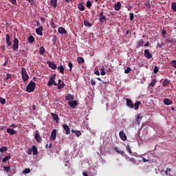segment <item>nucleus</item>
Instances as JSON below:
<instances>
[{
	"label": "nucleus",
	"mask_w": 176,
	"mask_h": 176,
	"mask_svg": "<svg viewBox=\"0 0 176 176\" xmlns=\"http://www.w3.org/2000/svg\"><path fill=\"white\" fill-rule=\"evenodd\" d=\"M36 89V83L34 81H30L26 87V91L28 93H32Z\"/></svg>",
	"instance_id": "f257e3e1"
},
{
	"label": "nucleus",
	"mask_w": 176,
	"mask_h": 176,
	"mask_svg": "<svg viewBox=\"0 0 176 176\" xmlns=\"http://www.w3.org/2000/svg\"><path fill=\"white\" fill-rule=\"evenodd\" d=\"M56 76H57V75L56 74H52L50 76V79L48 80L47 82V86H52L54 85V86H57V82H56Z\"/></svg>",
	"instance_id": "f03ea898"
},
{
	"label": "nucleus",
	"mask_w": 176,
	"mask_h": 176,
	"mask_svg": "<svg viewBox=\"0 0 176 176\" xmlns=\"http://www.w3.org/2000/svg\"><path fill=\"white\" fill-rule=\"evenodd\" d=\"M21 76L23 82H27V80L30 79V76H28V74H27V70L24 67L22 68Z\"/></svg>",
	"instance_id": "7ed1b4c3"
},
{
	"label": "nucleus",
	"mask_w": 176,
	"mask_h": 176,
	"mask_svg": "<svg viewBox=\"0 0 176 176\" xmlns=\"http://www.w3.org/2000/svg\"><path fill=\"white\" fill-rule=\"evenodd\" d=\"M12 50H14V52H16V50H19V39L17 38H14V39Z\"/></svg>",
	"instance_id": "20e7f679"
},
{
	"label": "nucleus",
	"mask_w": 176,
	"mask_h": 176,
	"mask_svg": "<svg viewBox=\"0 0 176 176\" xmlns=\"http://www.w3.org/2000/svg\"><path fill=\"white\" fill-rule=\"evenodd\" d=\"M35 31L37 35L42 36V35H43V26H40L39 28H36Z\"/></svg>",
	"instance_id": "39448f33"
},
{
	"label": "nucleus",
	"mask_w": 176,
	"mask_h": 176,
	"mask_svg": "<svg viewBox=\"0 0 176 176\" xmlns=\"http://www.w3.org/2000/svg\"><path fill=\"white\" fill-rule=\"evenodd\" d=\"M56 135H57V130L56 129H54L52 131V133H51L50 140L51 141H55Z\"/></svg>",
	"instance_id": "423d86ee"
},
{
	"label": "nucleus",
	"mask_w": 176,
	"mask_h": 176,
	"mask_svg": "<svg viewBox=\"0 0 176 176\" xmlns=\"http://www.w3.org/2000/svg\"><path fill=\"white\" fill-rule=\"evenodd\" d=\"M34 139L36 140V141H37V142H38V144H41V142H42V138L41 137V134H39V133L38 132L35 133Z\"/></svg>",
	"instance_id": "0eeeda50"
},
{
	"label": "nucleus",
	"mask_w": 176,
	"mask_h": 176,
	"mask_svg": "<svg viewBox=\"0 0 176 176\" xmlns=\"http://www.w3.org/2000/svg\"><path fill=\"white\" fill-rule=\"evenodd\" d=\"M47 65H49L50 68H52V69H57V65L54 63V62H47Z\"/></svg>",
	"instance_id": "6e6552de"
},
{
	"label": "nucleus",
	"mask_w": 176,
	"mask_h": 176,
	"mask_svg": "<svg viewBox=\"0 0 176 176\" xmlns=\"http://www.w3.org/2000/svg\"><path fill=\"white\" fill-rule=\"evenodd\" d=\"M119 135H120V138L122 140V141H126L127 140V136H126L124 131H120Z\"/></svg>",
	"instance_id": "1a4fd4ad"
},
{
	"label": "nucleus",
	"mask_w": 176,
	"mask_h": 176,
	"mask_svg": "<svg viewBox=\"0 0 176 176\" xmlns=\"http://www.w3.org/2000/svg\"><path fill=\"white\" fill-rule=\"evenodd\" d=\"M67 104L69 105L70 108H76V105H78V102L75 100L69 101Z\"/></svg>",
	"instance_id": "9d476101"
},
{
	"label": "nucleus",
	"mask_w": 176,
	"mask_h": 176,
	"mask_svg": "<svg viewBox=\"0 0 176 176\" xmlns=\"http://www.w3.org/2000/svg\"><path fill=\"white\" fill-rule=\"evenodd\" d=\"M126 105L129 108H134V104L133 103V100L129 98H126Z\"/></svg>",
	"instance_id": "9b49d317"
},
{
	"label": "nucleus",
	"mask_w": 176,
	"mask_h": 176,
	"mask_svg": "<svg viewBox=\"0 0 176 176\" xmlns=\"http://www.w3.org/2000/svg\"><path fill=\"white\" fill-rule=\"evenodd\" d=\"M6 41L8 46H12V41H10V36L9 34H6Z\"/></svg>",
	"instance_id": "f8f14e48"
},
{
	"label": "nucleus",
	"mask_w": 176,
	"mask_h": 176,
	"mask_svg": "<svg viewBox=\"0 0 176 176\" xmlns=\"http://www.w3.org/2000/svg\"><path fill=\"white\" fill-rule=\"evenodd\" d=\"M121 8L122 3H120V1H118L116 4L114 5V10H116L117 12H119Z\"/></svg>",
	"instance_id": "ddd939ff"
},
{
	"label": "nucleus",
	"mask_w": 176,
	"mask_h": 176,
	"mask_svg": "<svg viewBox=\"0 0 176 176\" xmlns=\"http://www.w3.org/2000/svg\"><path fill=\"white\" fill-rule=\"evenodd\" d=\"M7 133L10 134V135H14V134H17V131L14 130L13 129L8 128Z\"/></svg>",
	"instance_id": "4468645a"
},
{
	"label": "nucleus",
	"mask_w": 176,
	"mask_h": 176,
	"mask_svg": "<svg viewBox=\"0 0 176 176\" xmlns=\"http://www.w3.org/2000/svg\"><path fill=\"white\" fill-rule=\"evenodd\" d=\"M63 127L65 131V134H67V135H68V134H69L71 133V129H69V126H68V125H67V124H64V125H63Z\"/></svg>",
	"instance_id": "2eb2a0df"
},
{
	"label": "nucleus",
	"mask_w": 176,
	"mask_h": 176,
	"mask_svg": "<svg viewBox=\"0 0 176 176\" xmlns=\"http://www.w3.org/2000/svg\"><path fill=\"white\" fill-rule=\"evenodd\" d=\"M144 57L146 58H152V54L148 50H144Z\"/></svg>",
	"instance_id": "dca6fc26"
},
{
	"label": "nucleus",
	"mask_w": 176,
	"mask_h": 176,
	"mask_svg": "<svg viewBox=\"0 0 176 176\" xmlns=\"http://www.w3.org/2000/svg\"><path fill=\"white\" fill-rule=\"evenodd\" d=\"M163 102L165 105H171L173 104V101L168 98H164Z\"/></svg>",
	"instance_id": "f3484780"
},
{
	"label": "nucleus",
	"mask_w": 176,
	"mask_h": 176,
	"mask_svg": "<svg viewBox=\"0 0 176 176\" xmlns=\"http://www.w3.org/2000/svg\"><path fill=\"white\" fill-rule=\"evenodd\" d=\"M58 32H59V34H67V30H65V28H63V27H59L58 28Z\"/></svg>",
	"instance_id": "a211bd4d"
},
{
	"label": "nucleus",
	"mask_w": 176,
	"mask_h": 176,
	"mask_svg": "<svg viewBox=\"0 0 176 176\" xmlns=\"http://www.w3.org/2000/svg\"><path fill=\"white\" fill-rule=\"evenodd\" d=\"M51 116L52 117V118L54 119V120H56V123H58V115L54 113H51Z\"/></svg>",
	"instance_id": "6ab92c4d"
},
{
	"label": "nucleus",
	"mask_w": 176,
	"mask_h": 176,
	"mask_svg": "<svg viewBox=\"0 0 176 176\" xmlns=\"http://www.w3.org/2000/svg\"><path fill=\"white\" fill-rule=\"evenodd\" d=\"M56 68H57L58 71H59V72H60V74H64V70L65 69V68H64V66H63V65H60Z\"/></svg>",
	"instance_id": "aec40b11"
},
{
	"label": "nucleus",
	"mask_w": 176,
	"mask_h": 176,
	"mask_svg": "<svg viewBox=\"0 0 176 176\" xmlns=\"http://www.w3.org/2000/svg\"><path fill=\"white\" fill-rule=\"evenodd\" d=\"M75 98L73 95H71V94H68L67 96H65V100L67 101H72Z\"/></svg>",
	"instance_id": "412c9836"
},
{
	"label": "nucleus",
	"mask_w": 176,
	"mask_h": 176,
	"mask_svg": "<svg viewBox=\"0 0 176 176\" xmlns=\"http://www.w3.org/2000/svg\"><path fill=\"white\" fill-rule=\"evenodd\" d=\"M45 52H46V50L43 46L40 47L38 53L41 54V56H43L45 54Z\"/></svg>",
	"instance_id": "4be33fe9"
},
{
	"label": "nucleus",
	"mask_w": 176,
	"mask_h": 176,
	"mask_svg": "<svg viewBox=\"0 0 176 176\" xmlns=\"http://www.w3.org/2000/svg\"><path fill=\"white\" fill-rule=\"evenodd\" d=\"M156 83H157V79L156 78H153L151 81V82H150L149 86L151 87H155V85H156Z\"/></svg>",
	"instance_id": "5701e85b"
},
{
	"label": "nucleus",
	"mask_w": 176,
	"mask_h": 176,
	"mask_svg": "<svg viewBox=\"0 0 176 176\" xmlns=\"http://www.w3.org/2000/svg\"><path fill=\"white\" fill-rule=\"evenodd\" d=\"M140 105H141L140 101L135 102L133 104L134 109H138V108H140Z\"/></svg>",
	"instance_id": "b1692460"
},
{
	"label": "nucleus",
	"mask_w": 176,
	"mask_h": 176,
	"mask_svg": "<svg viewBox=\"0 0 176 176\" xmlns=\"http://www.w3.org/2000/svg\"><path fill=\"white\" fill-rule=\"evenodd\" d=\"M52 8H57V0H50Z\"/></svg>",
	"instance_id": "393cba45"
},
{
	"label": "nucleus",
	"mask_w": 176,
	"mask_h": 176,
	"mask_svg": "<svg viewBox=\"0 0 176 176\" xmlns=\"http://www.w3.org/2000/svg\"><path fill=\"white\" fill-rule=\"evenodd\" d=\"M28 41L29 43H34V42L35 41V38H34V36H30L28 38Z\"/></svg>",
	"instance_id": "a878e982"
},
{
	"label": "nucleus",
	"mask_w": 176,
	"mask_h": 176,
	"mask_svg": "<svg viewBox=\"0 0 176 176\" xmlns=\"http://www.w3.org/2000/svg\"><path fill=\"white\" fill-rule=\"evenodd\" d=\"M32 151L33 152V155H38V148H36V146H32Z\"/></svg>",
	"instance_id": "bb28decb"
},
{
	"label": "nucleus",
	"mask_w": 176,
	"mask_h": 176,
	"mask_svg": "<svg viewBox=\"0 0 176 176\" xmlns=\"http://www.w3.org/2000/svg\"><path fill=\"white\" fill-rule=\"evenodd\" d=\"M169 83H170V80H168V79H165V80L163 81L162 85H163L164 87H166V86H168Z\"/></svg>",
	"instance_id": "cd10ccee"
},
{
	"label": "nucleus",
	"mask_w": 176,
	"mask_h": 176,
	"mask_svg": "<svg viewBox=\"0 0 176 176\" xmlns=\"http://www.w3.org/2000/svg\"><path fill=\"white\" fill-rule=\"evenodd\" d=\"M77 61L78 64H83V63H85V59L83 58V57H78Z\"/></svg>",
	"instance_id": "c85d7f7f"
},
{
	"label": "nucleus",
	"mask_w": 176,
	"mask_h": 176,
	"mask_svg": "<svg viewBox=\"0 0 176 176\" xmlns=\"http://www.w3.org/2000/svg\"><path fill=\"white\" fill-rule=\"evenodd\" d=\"M135 120L138 123H140L141 120H142V116H141V114H138V116L135 118Z\"/></svg>",
	"instance_id": "c756f323"
},
{
	"label": "nucleus",
	"mask_w": 176,
	"mask_h": 176,
	"mask_svg": "<svg viewBox=\"0 0 176 176\" xmlns=\"http://www.w3.org/2000/svg\"><path fill=\"white\" fill-rule=\"evenodd\" d=\"M78 9L79 10H80L81 12H83V10H85V6H83V3H80L78 4Z\"/></svg>",
	"instance_id": "7c9ffc66"
},
{
	"label": "nucleus",
	"mask_w": 176,
	"mask_h": 176,
	"mask_svg": "<svg viewBox=\"0 0 176 176\" xmlns=\"http://www.w3.org/2000/svg\"><path fill=\"white\" fill-rule=\"evenodd\" d=\"M9 160H10V155H7L2 159V162L3 163H6Z\"/></svg>",
	"instance_id": "2f4dec72"
},
{
	"label": "nucleus",
	"mask_w": 176,
	"mask_h": 176,
	"mask_svg": "<svg viewBox=\"0 0 176 176\" xmlns=\"http://www.w3.org/2000/svg\"><path fill=\"white\" fill-rule=\"evenodd\" d=\"M64 86H65V84H64V82H62L61 84H58V89L62 90V89H64Z\"/></svg>",
	"instance_id": "473e14b6"
},
{
	"label": "nucleus",
	"mask_w": 176,
	"mask_h": 176,
	"mask_svg": "<svg viewBox=\"0 0 176 176\" xmlns=\"http://www.w3.org/2000/svg\"><path fill=\"white\" fill-rule=\"evenodd\" d=\"M6 151H8V147L6 146H2L0 148V152H1V153L6 152Z\"/></svg>",
	"instance_id": "72a5a7b5"
},
{
	"label": "nucleus",
	"mask_w": 176,
	"mask_h": 176,
	"mask_svg": "<svg viewBox=\"0 0 176 176\" xmlns=\"http://www.w3.org/2000/svg\"><path fill=\"white\" fill-rule=\"evenodd\" d=\"M100 23H104V21H107V17L105 16H100V19H99Z\"/></svg>",
	"instance_id": "f704fd0d"
},
{
	"label": "nucleus",
	"mask_w": 176,
	"mask_h": 176,
	"mask_svg": "<svg viewBox=\"0 0 176 176\" xmlns=\"http://www.w3.org/2000/svg\"><path fill=\"white\" fill-rule=\"evenodd\" d=\"M144 5L147 8V9H151V3L149 2V1H146L145 2Z\"/></svg>",
	"instance_id": "c9c22d12"
},
{
	"label": "nucleus",
	"mask_w": 176,
	"mask_h": 176,
	"mask_svg": "<svg viewBox=\"0 0 176 176\" xmlns=\"http://www.w3.org/2000/svg\"><path fill=\"white\" fill-rule=\"evenodd\" d=\"M84 25L85 27H91V23H90L89 21H84Z\"/></svg>",
	"instance_id": "e433bc0d"
},
{
	"label": "nucleus",
	"mask_w": 176,
	"mask_h": 176,
	"mask_svg": "<svg viewBox=\"0 0 176 176\" xmlns=\"http://www.w3.org/2000/svg\"><path fill=\"white\" fill-rule=\"evenodd\" d=\"M0 102L2 105H5V104H6V99L0 97Z\"/></svg>",
	"instance_id": "4c0bfd02"
},
{
	"label": "nucleus",
	"mask_w": 176,
	"mask_h": 176,
	"mask_svg": "<svg viewBox=\"0 0 176 176\" xmlns=\"http://www.w3.org/2000/svg\"><path fill=\"white\" fill-rule=\"evenodd\" d=\"M170 171H171V168H167L165 171L166 175L171 176V173H170Z\"/></svg>",
	"instance_id": "58836bf2"
},
{
	"label": "nucleus",
	"mask_w": 176,
	"mask_h": 176,
	"mask_svg": "<svg viewBox=\"0 0 176 176\" xmlns=\"http://www.w3.org/2000/svg\"><path fill=\"white\" fill-rule=\"evenodd\" d=\"M52 42L53 45H56V43L57 42V36H54V37L52 38Z\"/></svg>",
	"instance_id": "ea45409f"
},
{
	"label": "nucleus",
	"mask_w": 176,
	"mask_h": 176,
	"mask_svg": "<svg viewBox=\"0 0 176 176\" xmlns=\"http://www.w3.org/2000/svg\"><path fill=\"white\" fill-rule=\"evenodd\" d=\"M126 151H128L129 153H130V155H133V151H131V148H130V146L129 145H127L126 146Z\"/></svg>",
	"instance_id": "a19ab883"
},
{
	"label": "nucleus",
	"mask_w": 176,
	"mask_h": 176,
	"mask_svg": "<svg viewBox=\"0 0 176 176\" xmlns=\"http://www.w3.org/2000/svg\"><path fill=\"white\" fill-rule=\"evenodd\" d=\"M171 8H172L173 10H174V12H176V3L175 2L172 3Z\"/></svg>",
	"instance_id": "79ce46f5"
},
{
	"label": "nucleus",
	"mask_w": 176,
	"mask_h": 176,
	"mask_svg": "<svg viewBox=\"0 0 176 176\" xmlns=\"http://www.w3.org/2000/svg\"><path fill=\"white\" fill-rule=\"evenodd\" d=\"M171 67H173V68H176V60H173L170 62Z\"/></svg>",
	"instance_id": "37998d69"
},
{
	"label": "nucleus",
	"mask_w": 176,
	"mask_h": 176,
	"mask_svg": "<svg viewBox=\"0 0 176 176\" xmlns=\"http://www.w3.org/2000/svg\"><path fill=\"white\" fill-rule=\"evenodd\" d=\"M68 67L69 68V72H72V67H74V65H72V63L69 62L68 64Z\"/></svg>",
	"instance_id": "c03bdc74"
},
{
	"label": "nucleus",
	"mask_w": 176,
	"mask_h": 176,
	"mask_svg": "<svg viewBox=\"0 0 176 176\" xmlns=\"http://www.w3.org/2000/svg\"><path fill=\"white\" fill-rule=\"evenodd\" d=\"M127 160H128V162H131V163L135 164V159H134V158L128 157Z\"/></svg>",
	"instance_id": "a18cd8bd"
},
{
	"label": "nucleus",
	"mask_w": 176,
	"mask_h": 176,
	"mask_svg": "<svg viewBox=\"0 0 176 176\" xmlns=\"http://www.w3.org/2000/svg\"><path fill=\"white\" fill-rule=\"evenodd\" d=\"M129 16H130V20H131V21H133L134 20V13L131 12V13L129 14Z\"/></svg>",
	"instance_id": "49530a36"
},
{
	"label": "nucleus",
	"mask_w": 176,
	"mask_h": 176,
	"mask_svg": "<svg viewBox=\"0 0 176 176\" xmlns=\"http://www.w3.org/2000/svg\"><path fill=\"white\" fill-rule=\"evenodd\" d=\"M6 79V80H9V79H12V74H7Z\"/></svg>",
	"instance_id": "de8ad7c7"
},
{
	"label": "nucleus",
	"mask_w": 176,
	"mask_h": 176,
	"mask_svg": "<svg viewBox=\"0 0 176 176\" xmlns=\"http://www.w3.org/2000/svg\"><path fill=\"white\" fill-rule=\"evenodd\" d=\"M131 71V68L127 67L126 69H125L124 71V74H130Z\"/></svg>",
	"instance_id": "09e8293b"
},
{
	"label": "nucleus",
	"mask_w": 176,
	"mask_h": 176,
	"mask_svg": "<svg viewBox=\"0 0 176 176\" xmlns=\"http://www.w3.org/2000/svg\"><path fill=\"white\" fill-rule=\"evenodd\" d=\"M158 72H159V69L157 68V66H155L153 73L154 74H157Z\"/></svg>",
	"instance_id": "8fccbe9b"
},
{
	"label": "nucleus",
	"mask_w": 176,
	"mask_h": 176,
	"mask_svg": "<svg viewBox=\"0 0 176 176\" xmlns=\"http://www.w3.org/2000/svg\"><path fill=\"white\" fill-rule=\"evenodd\" d=\"M23 173L24 174H29V173H31V170H30V168H25Z\"/></svg>",
	"instance_id": "3c124183"
},
{
	"label": "nucleus",
	"mask_w": 176,
	"mask_h": 176,
	"mask_svg": "<svg viewBox=\"0 0 176 176\" xmlns=\"http://www.w3.org/2000/svg\"><path fill=\"white\" fill-rule=\"evenodd\" d=\"M87 8H91V1H87Z\"/></svg>",
	"instance_id": "603ef678"
},
{
	"label": "nucleus",
	"mask_w": 176,
	"mask_h": 176,
	"mask_svg": "<svg viewBox=\"0 0 176 176\" xmlns=\"http://www.w3.org/2000/svg\"><path fill=\"white\" fill-rule=\"evenodd\" d=\"M75 134L76 137H80V135H82V133L80 132V131H77Z\"/></svg>",
	"instance_id": "864d4df0"
},
{
	"label": "nucleus",
	"mask_w": 176,
	"mask_h": 176,
	"mask_svg": "<svg viewBox=\"0 0 176 176\" xmlns=\"http://www.w3.org/2000/svg\"><path fill=\"white\" fill-rule=\"evenodd\" d=\"M167 34V32L166 30H162V35L163 38H166V34Z\"/></svg>",
	"instance_id": "5fc2aeb1"
},
{
	"label": "nucleus",
	"mask_w": 176,
	"mask_h": 176,
	"mask_svg": "<svg viewBox=\"0 0 176 176\" xmlns=\"http://www.w3.org/2000/svg\"><path fill=\"white\" fill-rule=\"evenodd\" d=\"M114 151H116V152H117V153H118L120 155V152H122V151H120L118 147H114L113 148Z\"/></svg>",
	"instance_id": "6e6d98bb"
},
{
	"label": "nucleus",
	"mask_w": 176,
	"mask_h": 176,
	"mask_svg": "<svg viewBox=\"0 0 176 176\" xmlns=\"http://www.w3.org/2000/svg\"><path fill=\"white\" fill-rule=\"evenodd\" d=\"M105 71H104V69L103 68H102L101 69H100V75H102V76H104V75H105Z\"/></svg>",
	"instance_id": "4d7b16f0"
},
{
	"label": "nucleus",
	"mask_w": 176,
	"mask_h": 176,
	"mask_svg": "<svg viewBox=\"0 0 176 176\" xmlns=\"http://www.w3.org/2000/svg\"><path fill=\"white\" fill-rule=\"evenodd\" d=\"M91 85H92V86H96V80L93 78L91 79Z\"/></svg>",
	"instance_id": "13d9d810"
},
{
	"label": "nucleus",
	"mask_w": 176,
	"mask_h": 176,
	"mask_svg": "<svg viewBox=\"0 0 176 176\" xmlns=\"http://www.w3.org/2000/svg\"><path fill=\"white\" fill-rule=\"evenodd\" d=\"M4 170H5V171H6V173H8V171H10V167L4 166Z\"/></svg>",
	"instance_id": "bf43d9fd"
},
{
	"label": "nucleus",
	"mask_w": 176,
	"mask_h": 176,
	"mask_svg": "<svg viewBox=\"0 0 176 176\" xmlns=\"http://www.w3.org/2000/svg\"><path fill=\"white\" fill-rule=\"evenodd\" d=\"M28 155H32V148H28Z\"/></svg>",
	"instance_id": "052dcab7"
},
{
	"label": "nucleus",
	"mask_w": 176,
	"mask_h": 176,
	"mask_svg": "<svg viewBox=\"0 0 176 176\" xmlns=\"http://www.w3.org/2000/svg\"><path fill=\"white\" fill-rule=\"evenodd\" d=\"M45 148H47V149H49V148H52V144L51 143H50V144H47L45 145Z\"/></svg>",
	"instance_id": "680f3d73"
},
{
	"label": "nucleus",
	"mask_w": 176,
	"mask_h": 176,
	"mask_svg": "<svg viewBox=\"0 0 176 176\" xmlns=\"http://www.w3.org/2000/svg\"><path fill=\"white\" fill-rule=\"evenodd\" d=\"M139 46H142L144 45V41L141 40L140 41H139Z\"/></svg>",
	"instance_id": "e2e57ef3"
},
{
	"label": "nucleus",
	"mask_w": 176,
	"mask_h": 176,
	"mask_svg": "<svg viewBox=\"0 0 176 176\" xmlns=\"http://www.w3.org/2000/svg\"><path fill=\"white\" fill-rule=\"evenodd\" d=\"M95 75H97L98 76H100V72L98 70H96L94 72Z\"/></svg>",
	"instance_id": "0e129e2a"
},
{
	"label": "nucleus",
	"mask_w": 176,
	"mask_h": 176,
	"mask_svg": "<svg viewBox=\"0 0 176 176\" xmlns=\"http://www.w3.org/2000/svg\"><path fill=\"white\" fill-rule=\"evenodd\" d=\"M104 16V11L102 10L101 12L99 14V17H102Z\"/></svg>",
	"instance_id": "69168bd1"
},
{
	"label": "nucleus",
	"mask_w": 176,
	"mask_h": 176,
	"mask_svg": "<svg viewBox=\"0 0 176 176\" xmlns=\"http://www.w3.org/2000/svg\"><path fill=\"white\" fill-rule=\"evenodd\" d=\"M26 1H28V2L30 3V5H34V0H26Z\"/></svg>",
	"instance_id": "338daca9"
},
{
	"label": "nucleus",
	"mask_w": 176,
	"mask_h": 176,
	"mask_svg": "<svg viewBox=\"0 0 176 176\" xmlns=\"http://www.w3.org/2000/svg\"><path fill=\"white\" fill-rule=\"evenodd\" d=\"M10 127H13V129H16L17 125L14 124H12Z\"/></svg>",
	"instance_id": "774afa93"
}]
</instances>
